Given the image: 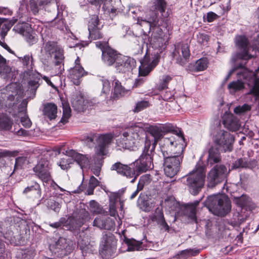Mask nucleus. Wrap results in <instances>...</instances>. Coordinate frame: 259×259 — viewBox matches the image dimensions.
Returning a JSON list of instances; mask_svg holds the SVG:
<instances>
[{
	"mask_svg": "<svg viewBox=\"0 0 259 259\" xmlns=\"http://www.w3.org/2000/svg\"><path fill=\"white\" fill-rule=\"evenodd\" d=\"M145 128H147L145 123L137 122L125 128L116 140L117 149L135 150L145 138Z\"/></svg>",
	"mask_w": 259,
	"mask_h": 259,
	"instance_id": "1",
	"label": "nucleus"
},
{
	"mask_svg": "<svg viewBox=\"0 0 259 259\" xmlns=\"http://www.w3.org/2000/svg\"><path fill=\"white\" fill-rule=\"evenodd\" d=\"M159 22L157 14L153 11L150 12L144 19L138 18L137 21L143 27V30L152 32L150 43L153 48L160 50L165 43V38Z\"/></svg>",
	"mask_w": 259,
	"mask_h": 259,
	"instance_id": "2",
	"label": "nucleus"
},
{
	"mask_svg": "<svg viewBox=\"0 0 259 259\" xmlns=\"http://www.w3.org/2000/svg\"><path fill=\"white\" fill-rule=\"evenodd\" d=\"M259 67L255 72L249 71L246 68H242L237 72L238 79L231 82L228 85V89L231 94L242 90L246 83L250 88V92L256 97L259 96Z\"/></svg>",
	"mask_w": 259,
	"mask_h": 259,
	"instance_id": "3",
	"label": "nucleus"
},
{
	"mask_svg": "<svg viewBox=\"0 0 259 259\" xmlns=\"http://www.w3.org/2000/svg\"><path fill=\"white\" fill-rule=\"evenodd\" d=\"M161 144V150L163 156H184L186 144L182 133L165 137Z\"/></svg>",
	"mask_w": 259,
	"mask_h": 259,
	"instance_id": "4",
	"label": "nucleus"
},
{
	"mask_svg": "<svg viewBox=\"0 0 259 259\" xmlns=\"http://www.w3.org/2000/svg\"><path fill=\"white\" fill-rule=\"evenodd\" d=\"M205 205L210 211L217 215L224 216L231 208L230 201L224 194H217L207 197Z\"/></svg>",
	"mask_w": 259,
	"mask_h": 259,
	"instance_id": "5",
	"label": "nucleus"
},
{
	"mask_svg": "<svg viewBox=\"0 0 259 259\" xmlns=\"http://www.w3.org/2000/svg\"><path fill=\"white\" fill-rule=\"evenodd\" d=\"M205 168L200 164H197L195 168L187 176L186 184L189 192L197 195L203 187L205 183Z\"/></svg>",
	"mask_w": 259,
	"mask_h": 259,
	"instance_id": "6",
	"label": "nucleus"
},
{
	"mask_svg": "<svg viewBox=\"0 0 259 259\" xmlns=\"http://www.w3.org/2000/svg\"><path fill=\"white\" fill-rule=\"evenodd\" d=\"M46 55L49 56L53 60L55 65V75L62 74L64 70V52L63 49L54 41H48L44 46Z\"/></svg>",
	"mask_w": 259,
	"mask_h": 259,
	"instance_id": "7",
	"label": "nucleus"
},
{
	"mask_svg": "<svg viewBox=\"0 0 259 259\" xmlns=\"http://www.w3.org/2000/svg\"><path fill=\"white\" fill-rule=\"evenodd\" d=\"M150 145L147 144V146L144 147L143 151L139 158L137 160L134 165H136L135 171L137 172L136 177L139 173L145 172L153 168V156L154 153V147L150 148Z\"/></svg>",
	"mask_w": 259,
	"mask_h": 259,
	"instance_id": "8",
	"label": "nucleus"
},
{
	"mask_svg": "<svg viewBox=\"0 0 259 259\" xmlns=\"http://www.w3.org/2000/svg\"><path fill=\"white\" fill-rule=\"evenodd\" d=\"M230 172V169L222 164H217L208 172L207 176V186L214 187L223 182Z\"/></svg>",
	"mask_w": 259,
	"mask_h": 259,
	"instance_id": "9",
	"label": "nucleus"
},
{
	"mask_svg": "<svg viewBox=\"0 0 259 259\" xmlns=\"http://www.w3.org/2000/svg\"><path fill=\"white\" fill-rule=\"evenodd\" d=\"M213 140L224 152H230L233 149L234 139L233 135L228 132L217 129L213 133Z\"/></svg>",
	"mask_w": 259,
	"mask_h": 259,
	"instance_id": "10",
	"label": "nucleus"
},
{
	"mask_svg": "<svg viewBox=\"0 0 259 259\" xmlns=\"http://www.w3.org/2000/svg\"><path fill=\"white\" fill-rule=\"evenodd\" d=\"M74 243L70 240L60 237L55 243L50 245V250L58 257L66 256L74 249Z\"/></svg>",
	"mask_w": 259,
	"mask_h": 259,
	"instance_id": "11",
	"label": "nucleus"
},
{
	"mask_svg": "<svg viewBox=\"0 0 259 259\" xmlns=\"http://www.w3.org/2000/svg\"><path fill=\"white\" fill-rule=\"evenodd\" d=\"M117 241L114 236L111 233H105L102 238L101 246V253L105 258L114 256L116 249Z\"/></svg>",
	"mask_w": 259,
	"mask_h": 259,
	"instance_id": "12",
	"label": "nucleus"
},
{
	"mask_svg": "<svg viewBox=\"0 0 259 259\" xmlns=\"http://www.w3.org/2000/svg\"><path fill=\"white\" fill-rule=\"evenodd\" d=\"M160 55L158 52L153 55L146 53L143 59L141 62V66L139 68L140 76H145L151 71L158 64Z\"/></svg>",
	"mask_w": 259,
	"mask_h": 259,
	"instance_id": "13",
	"label": "nucleus"
},
{
	"mask_svg": "<svg viewBox=\"0 0 259 259\" xmlns=\"http://www.w3.org/2000/svg\"><path fill=\"white\" fill-rule=\"evenodd\" d=\"M163 157L164 173L167 177L172 178L179 171L183 156Z\"/></svg>",
	"mask_w": 259,
	"mask_h": 259,
	"instance_id": "14",
	"label": "nucleus"
},
{
	"mask_svg": "<svg viewBox=\"0 0 259 259\" xmlns=\"http://www.w3.org/2000/svg\"><path fill=\"white\" fill-rule=\"evenodd\" d=\"M51 169V165L50 162L45 159H40L33 168L35 175L44 183H48L52 180Z\"/></svg>",
	"mask_w": 259,
	"mask_h": 259,
	"instance_id": "15",
	"label": "nucleus"
},
{
	"mask_svg": "<svg viewBox=\"0 0 259 259\" xmlns=\"http://www.w3.org/2000/svg\"><path fill=\"white\" fill-rule=\"evenodd\" d=\"M113 139V136L111 134H97L96 145L95 147L96 154L99 156L106 155L108 152V148Z\"/></svg>",
	"mask_w": 259,
	"mask_h": 259,
	"instance_id": "16",
	"label": "nucleus"
},
{
	"mask_svg": "<svg viewBox=\"0 0 259 259\" xmlns=\"http://www.w3.org/2000/svg\"><path fill=\"white\" fill-rule=\"evenodd\" d=\"M106 45V42L97 41L96 43L97 47L99 48L102 51V59L104 63L108 65H111L116 63V60L121 56V54L111 49V48H105Z\"/></svg>",
	"mask_w": 259,
	"mask_h": 259,
	"instance_id": "17",
	"label": "nucleus"
},
{
	"mask_svg": "<svg viewBox=\"0 0 259 259\" xmlns=\"http://www.w3.org/2000/svg\"><path fill=\"white\" fill-rule=\"evenodd\" d=\"M175 47L173 56L179 64L183 65L190 57L189 47L187 44L181 42L177 44Z\"/></svg>",
	"mask_w": 259,
	"mask_h": 259,
	"instance_id": "18",
	"label": "nucleus"
},
{
	"mask_svg": "<svg viewBox=\"0 0 259 259\" xmlns=\"http://www.w3.org/2000/svg\"><path fill=\"white\" fill-rule=\"evenodd\" d=\"M146 126L147 124H145ZM148 132L150 134L151 138L148 136H145V142L144 147L147 146V144L150 145V148L153 146L154 151L157 142L160 140L163 136L162 131L161 127L157 126H149L147 127Z\"/></svg>",
	"mask_w": 259,
	"mask_h": 259,
	"instance_id": "19",
	"label": "nucleus"
},
{
	"mask_svg": "<svg viewBox=\"0 0 259 259\" xmlns=\"http://www.w3.org/2000/svg\"><path fill=\"white\" fill-rule=\"evenodd\" d=\"M136 67V61L130 57L121 55L116 60L115 67L119 72L125 73L132 71Z\"/></svg>",
	"mask_w": 259,
	"mask_h": 259,
	"instance_id": "20",
	"label": "nucleus"
},
{
	"mask_svg": "<svg viewBox=\"0 0 259 259\" xmlns=\"http://www.w3.org/2000/svg\"><path fill=\"white\" fill-rule=\"evenodd\" d=\"M13 30L24 36L29 44H32L36 41V38L33 33L32 28L28 23H19L15 26Z\"/></svg>",
	"mask_w": 259,
	"mask_h": 259,
	"instance_id": "21",
	"label": "nucleus"
},
{
	"mask_svg": "<svg viewBox=\"0 0 259 259\" xmlns=\"http://www.w3.org/2000/svg\"><path fill=\"white\" fill-rule=\"evenodd\" d=\"M86 74L83 68L80 63V59L78 57L75 61V66L69 70V77L75 85L80 83V78Z\"/></svg>",
	"mask_w": 259,
	"mask_h": 259,
	"instance_id": "22",
	"label": "nucleus"
},
{
	"mask_svg": "<svg viewBox=\"0 0 259 259\" xmlns=\"http://www.w3.org/2000/svg\"><path fill=\"white\" fill-rule=\"evenodd\" d=\"M111 169L115 170L119 174L125 176L127 178H133L132 183H134L136 179L135 170L132 167L127 165L122 164L120 162L115 163L112 166Z\"/></svg>",
	"mask_w": 259,
	"mask_h": 259,
	"instance_id": "23",
	"label": "nucleus"
},
{
	"mask_svg": "<svg viewBox=\"0 0 259 259\" xmlns=\"http://www.w3.org/2000/svg\"><path fill=\"white\" fill-rule=\"evenodd\" d=\"M100 25L98 17L96 15L92 16L88 25L89 36L92 39H97L102 37Z\"/></svg>",
	"mask_w": 259,
	"mask_h": 259,
	"instance_id": "24",
	"label": "nucleus"
},
{
	"mask_svg": "<svg viewBox=\"0 0 259 259\" xmlns=\"http://www.w3.org/2000/svg\"><path fill=\"white\" fill-rule=\"evenodd\" d=\"M234 203L242 208V210L251 211L255 208V204L250 198L246 195H242L239 197H235Z\"/></svg>",
	"mask_w": 259,
	"mask_h": 259,
	"instance_id": "25",
	"label": "nucleus"
},
{
	"mask_svg": "<svg viewBox=\"0 0 259 259\" xmlns=\"http://www.w3.org/2000/svg\"><path fill=\"white\" fill-rule=\"evenodd\" d=\"M66 152L67 155L73 158L74 161L76 162L81 168L89 167V157L87 155L78 153L73 149H68L66 151Z\"/></svg>",
	"mask_w": 259,
	"mask_h": 259,
	"instance_id": "26",
	"label": "nucleus"
},
{
	"mask_svg": "<svg viewBox=\"0 0 259 259\" xmlns=\"http://www.w3.org/2000/svg\"><path fill=\"white\" fill-rule=\"evenodd\" d=\"M236 45L243 50V53L240 54L238 58L243 60H247L252 57V56L248 54L249 50L248 41L244 36H238L235 38Z\"/></svg>",
	"mask_w": 259,
	"mask_h": 259,
	"instance_id": "27",
	"label": "nucleus"
},
{
	"mask_svg": "<svg viewBox=\"0 0 259 259\" xmlns=\"http://www.w3.org/2000/svg\"><path fill=\"white\" fill-rule=\"evenodd\" d=\"M80 207L79 209H77L73 213V216L78 227H80L91 219L89 213L84 208V205H80Z\"/></svg>",
	"mask_w": 259,
	"mask_h": 259,
	"instance_id": "28",
	"label": "nucleus"
},
{
	"mask_svg": "<svg viewBox=\"0 0 259 259\" xmlns=\"http://www.w3.org/2000/svg\"><path fill=\"white\" fill-rule=\"evenodd\" d=\"M223 124L226 128L231 131H237L240 126L239 120L232 114H225L224 115Z\"/></svg>",
	"mask_w": 259,
	"mask_h": 259,
	"instance_id": "29",
	"label": "nucleus"
},
{
	"mask_svg": "<svg viewBox=\"0 0 259 259\" xmlns=\"http://www.w3.org/2000/svg\"><path fill=\"white\" fill-rule=\"evenodd\" d=\"M33 77H34V79H30L28 82V88L32 92H35L39 87V84L38 82L40 77H42L49 85H50L53 88H56L49 78L46 76H42L39 73H35L33 74Z\"/></svg>",
	"mask_w": 259,
	"mask_h": 259,
	"instance_id": "30",
	"label": "nucleus"
},
{
	"mask_svg": "<svg viewBox=\"0 0 259 259\" xmlns=\"http://www.w3.org/2000/svg\"><path fill=\"white\" fill-rule=\"evenodd\" d=\"M110 1H112V0H92L90 2L92 5H95L97 9L100 7L101 3H103V9L104 11L106 13L115 15L117 9L113 7L112 4H110Z\"/></svg>",
	"mask_w": 259,
	"mask_h": 259,
	"instance_id": "31",
	"label": "nucleus"
},
{
	"mask_svg": "<svg viewBox=\"0 0 259 259\" xmlns=\"http://www.w3.org/2000/svg\"><path fill=\"white\" fill-rule=\"evenodd\" d=\"M198 201H195L193 203L189 204L185 208V213L188 218L193 222L197 223L196 216V208L198 204Z\"/></svg>",
	"mask_w": 259,
	"mask_h": 259,
	"instance_id": "32",
	"label": "nucleus"
},
{
	"mask_svg": "<svg viewBox=\"0 0 259 259\" xmlns=\"http://www.w3.org/2000/svg\"><path fill=\"white\" fill-rule=\"evenodd\" d=\"M44 114L50 120L55 119L57 116V107L54 104L49 103L45 106Z\"/></svg>",
	"mask_w": 259,
	"mask_h": 259,
	"instance_id": "33",
	"label": "nucleus"
},
{
	"mask_svg": "<svg viewBox=\"0 0 259 259\" xmlns=\"http://www.w3.org/2000/svg\"><path fill=\"white\" fill-rule=\"evenodd\" d=\"M84 103L85 100H84L83 96L79 94L78 96L73 98L72 105L75 110L80 112L83 111L84 108Z\"/></svg>",
	"mask_w": 259,
	"mask_h": 259,
	"instance_id": "34",
	"label": "nucleus"
},
{
	"mask_svg": "<svg viewBox=\"0 0 259 259\" xmlns=\"http://www.w3.org/2000/svg\"><path fill=\"white\" fill-rule=\"evenodd\" d=\"M220 161L221 157L218 150L213 148H210L208 151V163L212 165L219 162Z\"/></svg>",
	"mask_w": 259,
	"mask_h": 259,
	"instance_id": "35",
	"label": "nucleus"
},
{
	"mask_svg": "<svg viewBox=\"0 0 259 259\" xmlns=\"http://www.w3.org/2000/svg\"><path fill=\"white\" fill-rule=\"evenodd\" d=\"M163 206L169 211H177L179 206L178 202L173 197H169L162 203Z\"/></svg>",
	"mask_w": 259,
	"mask_h": 259,
	"instance_id": "36",
	"label": "nucleus"
},
{
	"mask_svg": "<svg viewBox=\"0 0 259 259\" xmlns=\"http://www.w3.org/2000/svg\"><path fill=\"white\" fill-rule=\"evenodd\" d=\"M78 245L82 253H90L93 251V245L90 244L87 238L78 240Z\"/></svg>",
	"mask_w": 259,
	"mask_h": 259,
	"instance_id": "37",
	"label": "nucleus"
},
{
	"mask_svg": "<svg viewBox=\"0 0 259 259\" xmlns=\"http://www.w3.org/2000/svg\"><path fill=\"white\" fill-rule=\"evenodd\" d=\"M113 85H114V93L115 94L124 96L129 94L130 91L125 89L118 80H114L113 81Z\"/></svg>",
	"mask_w": 259,
	"mask_h": 259,
	"instance_id": "38",
	"label": "nucleus"
},
{
	"mask_svg": "<svg viewBox=\"0 0 259 259\" xmlns=\"http://www.w3.org/2000/svg\"><path fill=\"white\" fill-rule=\"evenodd\" d=\"M65 157L61 159L58 164L61 169L63 170L67 169L70 167V165L74 162V160L72 157L67 155L65 152Z\"/></svg>",
	"mask_w": 259,
	"mask_h": 259,
	"instance_id": "39",
	"label": "nucleus"
},
{
	"mask_svg": "<svg viewBox=\"0 0 259 259\" xmlns=\"http://www.w3.org/2000/svg\"><path fill=\"white\" fill-rule=\"evenodd\" d=\"M29 192H35V197L39 198L41 196V191L40 185L37 182H34L32 185L27 187L23 191V193L27 194Z\"/></svg>",
	"mask_w": 259,
	"mask_h": 259,
	"instance_id": "40",
	"label": "nucleus"
},
{
	"mask_svg": "<svg viewBox=\"0 0 259 259\" xmlns=\"http://www.w3.org/2000/svg\"><path fill=\"white\" fill-rule=\"evenodd\" d=\"M199 253L198 250H194L192 249L182 250L177 253L175 257L179 259H186L189 256H195Z\"/></svg>",
	"mask_w": 259,
	"mask_h": 259,
	"instance_id": "41",
	"label": "nucleus"
},
{
	"mask_svg": "<svg viewBox=\"0 0 259 259\" xmlns=\"http://www.w3.org/2000/svg\"><path fill=\"white\" fill-rule=\"evenodd\" d=\"M12 121L6 115L0 114V130H9L11 128Z\"/></svg>",
	"mask_w": 259,
	"mask_h": 259,
	"instance_id": "42",
	"label": "nucleus"
},
{
	"mask_svg": "<svg viewBox=\"0 0 259 259\" xmlns=\"http://www.w3.org/2000/svg\"><path fill=\"white\" fill-rule=\"evenodd\" d=\"M251 211H247L246 212H243V210H241V213L238 215L237 221V222H231L230 224L234 227L239 226L242 223L244 222L247 218L249 217Z\"/></svg>",
	"mask_w": 259,
	"mask_h": 259,
	"instance_id": "43",
	"label": "nucleus"
},
{
	"mask_svg": "<svg viewBox=\"0 0 259 259\" xmlns=\"http://www.w3.org/2000/svg\"><path fill=\"white\" fill-rule=\"evenodd\" d=\"M118 197V194L117 193L113 194L110 197L109 212L111 216L115 217L117 214L115 203Z\"/></svg>",
	"mask_w": 259,
	"mask_h": 259,
	"instance_id": "44",
	"label": "nucleus"
},
{
	"mask_svg": "<svg viewBox=\"0 0 259 259\" xmlns=\"http://www.w3.org/2000/svg\"><path fill=\"white\" fill-rule=\"evenodd\" d=\"M19 60L22 62L23 66L28 70L32 69L33 66V58L31 55H26L23 57H19Z\"/></svg>",
	"mask_w": 259,
	"mask_h": 259,
	"instance_id": "45",
	"label": "nucleus"
},
{
	"mask_svg": "<svg viewBox=\"0 0 259 259\" xmlns=\"http://www.w3.org/2000/svg\"><path fill=\"white\" fill-rule=\"evenodd\" d=\"M172 77L168 75H163L161 77L159 83L157 84V89L162 90L167 87L168 82L171 80Z\"/></svg>",
	"mask_w": 259,
	"mask_h": 259,
	"instance_id": "46",
	"label": "nucleus"
},
{
	"mask_svg": "<svg viewBox=\"0 0 259 259\" xmlns=\"http://www.w3.org/2000/svg\"><path fill=\"white\" fill-rule=\"evenodd\" d=\"M34 254L33 251L25 249L19 251L17 252V256L19 259H33Z\"/></svg>",
	"mask_w": 259,
	"mask_h": 259,
	"instance_id": "47",
	"label": "nucleus"
},
{
	"mask_svg": "<svg viewBox=\"0 0 259 259\" xmlns=\"http://www.w3.org/2000/svg\"><path fill=\"white\" fill-rule=\"evenodd\" d=\"M250 168V163L245 158H239L236 160L232 164V168Z\"/></svg>",
	"mask_w": 259,
	"mask_h": 259,
	"instance_id": "48",
	"label": "nucleus"
},
{
	"mask_svg": "<svg viewBox=\"0 0 259 259\" xmlns=\"http://www.w3.org/2000/svg\"><path fill=\"white\" fill-rule=\"evenodd\" d=\"M53 23L54 24L57 28L63 30L66 28V23L64 19L62 18V14L61 15L58 12L57 17L54 19Z\"/></svg>",
	"mask_w": 259,
	"mask_h": 259,
	"instance_id": "49",
	"label": "nucleus"
},
{
	"mask_svg": "<svg viewBox=\"0 0 259 259\" xmlns=\"http://www.w3.org/2000/svg\"><path fill=\"white\" fill-rule=\"evenodd\" d=\"M251 109V106L247 104H244L242 105L236 106L234 109V112L235 114L242 115L249 111Z\"/></svg>",
	"mask_w": 259,
	"mask_h": 259,
	"instance_id": "50",
	"label": "nucleus"
},
{
	"mask_svg": "<svg viewBox=\"0 0 259 259\" xmlns=\"http://www.w3.org/2000/svg\"><path fill=\"white\" fill-rule=\"evenodd\" d=\"M101 82L102 87L101 95L106 97L109 94L110 92L111 87L110 82L106 79H101Z\"/></svg>",
	"mask_w": 259,
	"mask_h": 259,
	"instance_id": "51",
	"label": "nucleus"
},
{
	"mask_svg": "<svg viewBox=\"0 0 259 259\" xmlns=\"http://www.w3.org/2000/svg\"><path fill=\"white\" fill-rule=\"evenodd\" d=\"M151 181V176L149 174L143 175L140 177L137 186L139 190H143L145 185L149 184Z\"/></svg>",
	"mask_w": 259,
	"mask_h": 259,
	"instance_id": "52",
	"label": "nucleus"
},
{
	"mask_svg": "<svg viewBox=\"0 0 259 259\" xmlns=\"http://www.w3.org/2000/svg\"><path fill=\"white\" fill-rule=\"evenodd\" d=\"M71 116V109L68 105L63 104V116L60 122L65 124Z\"/></svg>",
	"mask_w": 259,
	"mask_h": 259,
	"instance_id": "53",
	"label": "nucleus"
},
{
	"mask_svg": "<svg viewBox=\"0 0 259 259\" xmlns=\"http://www.w3.org/2000/svg\"><path fill=\"white\" fill-rule=\"evenodd\" d=\"M99 185V181L95 178L94 176H92L90 178L89 187L88 189V195H92L93 194L94 189Z\"/></svg>",
	"mask_w": 259,
	"mask_h": 259,
	"instance_id": "54",
	"label": "nucleus"
},
{
	"mask_svg": "<svg viewBox=\"0 0 259 259\" xmlns=\"http://www.w3.org/2000/svg\"><path fill=\"white\" fill-rule=\"evenodd\" d=\"M126 243L129 251L139 250L141 248V243L135 240H128Z\"/></svg>",
	"mask_w": 259,
	"mask_h": 259,
	"instance_id": "55",
	"label": "nucleus"
},
{
	"mask_svg": "<svg viewBox=\"0 0 259 259\" xmlns=\"http://www.w3.org/2000/svg\"><path fill=\"white\" fill-rule=\"evenodd\" d=\"M89 209L94 214L100 213L102 211V208L94 200H91L90 202Z\"/></svg>",
	"mask_w": 259,
	"mask_h": 259,
	"instance_id": "56",
	"label": "nucleus"
},
{
	"mask_svg": "<svg viewBox=\"0 0 259 259\" xmlns=\"http://www.w3.org/2000/svg\"><path fill=\"white\" fill-rule=\"evenodd\" d=\"M208 61L206 58L197 60L195 63V69L198 71H203L207 67Z\"/></svg>",
	"mask_w": 259,
	"mask_h": 259,
	"instance_id": "57",
	"label": "nucleus"
},
{
	"mask_svg": "<svg viewBox=\"0 0 259 259\" xmlns=\"http://www.w3.org/2000/svg\"><path fill=\"white\" fill-rule=\"evenodd\" d=\"M10 71V68L7 65L6 60L0 55V73H7Z\"/></svg>",
	"mask_w": 259,
	"mask_h": 259,
	"instance_id": "58",
	"label": "nucleus"
},
{
	"mask_svg": "<svg viewBox=\"0 0 259 259\" xmlns=\"http://www.w3.org/2000/svg\"><path fill=\"white\" fill-rule=\"evenodd\" d=\"M149 106V103L146 101H141L138 102L136 105V107L134 109L135 112H139Z\"/></svg>",
	"mask_w": 259,
	"mask_h": 259,
	"instance_id": "59",
	"label": "nucleus"
},
{
	"mask_svg": "<svg viewBox=\"0 0 259 259\" xmlns=\"http://www.w3.org/2000/svg\"><path fill=\"white\" fill-rule=\"evenodd\" d=\"M164 219L162 210L161 208H157L155 210V213L152 217V220L155 221L157 223L160 220Z\"/></svg>",
	"mask_w": 259,
	"mask_h": 259,
	"instance_id": "60",
	"label": "nucleus"
},
{
	"mask_svg": "<svg viewBox=\"0 0 259 259\" xmlns=\"http://www.w3.org/2000/svg\"><path fill=\"white\" fill-rule=\"evenodd\" d=\"M47 206L50 209H51L57 212H58L60 211L61 208V205L59 203L52 199L48 200L47 202Z\"/></svg>",
	"mask_w": 259,
	"mask_h": 259,
	"instance_id": "61",
	"label": "nucleus"
},
{
	"mask_svg": "<svg viewBox=\"0 0 259 259\" xmlns=\"http://www.w3.org/2000/svg\"><path fill=\"white\" fill-rule=\"evenodd\" d=\"M154 4L156 10L159 11L161 13L164 12L166 5L164 0H155Z\"/></svg>",
	"mask_w": 259,
	"mask_h": 259,
	"instance_id": "62",
	"label": "nucleus"
},
{
	"mask_svg": "<svg viewBox=\"0 0 259 259\" xmlns=\"http://www.w3.org/2000/svg\"><path fill=\"white\" fill-rule=\"evenodd\" d=\"M106 217L105 216H100L97 217L94 221L93 226H96L100 229H103L104 224L106 221Z\"/></svg>",
	"mask_w": 259,
	"mask_h": 259,
	"instance_id": "63",
	"label": "nucleus"
},
{
	"mask_svg": "<svg viewBox=\"0 0 259 259\" xmlns=\"http://www.w3.org/2000/svg\"><path fill=\"white\" fill-rule=\"evenodd\" d=\"M17 21V19L15 17H13L12 19L8 21L6 19L5 22L3 23L2 28L4 30L8 31L12 26Z\"/></svg>",
	"mask_w": 259,
	"mask_h": 259,
	"instance_id": "64",
	"label": "nucleus"
}]
</instances>
